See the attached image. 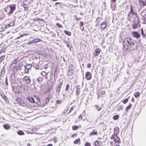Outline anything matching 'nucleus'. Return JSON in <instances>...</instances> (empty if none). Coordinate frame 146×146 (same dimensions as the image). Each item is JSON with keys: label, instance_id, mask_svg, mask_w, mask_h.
Returning <instances> with one entry per match:
<instances>
[{"label": "nucleus", "instance_id": "32", "mask_svg": "<svg viewBox=\"0 0 146 146\" xmlns=\"http://www.w3.org/2000/svg\"><path fill=\"white\" fill-rule=\"evenodd\" d=\"M123 106H119L117 107V110L119 111L120 110H122L123 109Z\"/></svg>", "mask_w": 146, "mask_h": 146}, {"label": "nucleus", "instance_id": "53", "mask_svg": "<svg viewBox=\"0 0 146 146\" xmlns=\"http://www.w3.org/2000/svg\"><path fill=\"white\" fill-rule=\"evenodd\" d=\"M91 145L89 143H87L85 144V146H90Z\"/></svg>", "mask_w": 146, "mask_h": 146}, {"label": "nucleus", "instance_id": "55", "mask_svg": "<svg viewBox=\"0 0 146 146\" xmlns=\"http://www.w3.org/2000/svg\"><path fill=\"white\" fill-rule=\"evenodd\" d=\"M74 109V107H72L70 109L68 113H70V112H71V111L72 110H73Z\"/></svg>", "mask_w": 146, "mask_h": 146}, {"label": "nucleus", "instance_id": "39", "mask_svg": "<svg viewBox=\"0 0 146 146\" xmlns=\"http://www.w3.org/2000/svg\"><path fill=\"white\" fill-rule=\"evenodd\" d=\"M34 43L33 40H32L31 41H29L27 43V44L29 45H30L31 44Z\"/></svg>", "mask_w": 146, "mask_h": 146}, {"label": "nucleus", "instance_id": "24", "mask_svg": "<svg viewBox=\"0 0 146 146\" xmlns=\"http://www.w3.org/2000/svg\"><path fill=\"white\" fill-rule=\"evenodd\" d=\"M64 32L66 34L69 36H70L71 34V33L70 32L66 30H64Z\"/></svg>", "mask_w": 146, "mask_h": 146}, {"label": "nucleus", "instance_id": "13", "mask_svg": "<svg viewBox=\"0 0 146 146\" xmlns=\"http://www.w3.org/2000/svg\"><path fill=\"white\" fill-rule=\"evenodd\" d=\"M132 14L134 15H137V14L135 13L134 12L133 10V8L131 5L130 6V11L129 14Z\"/></svg>", "mask_w": 146, "mask_h": 146}, {"label": "nucleus", "instance_id": "11", "mask_svg": "<svg viewBox=\"0 0 146 146\" xmlns=\"http://www.w3.org/2000/svg\"><path fill=\"white\" fill-rule=\"evenodd\" d=\"M80 89V88L79 86H77L76 87V95L78 96V95L80 92L79 91Z\"/></svg>", "mask_w": 146, "mask_h": 146}, {"label": "nucleus", "instance_id": "35", "mask_svg": "<svg viewBox=\"0 0 146 146\" xmlns=\"http://www.w3.org/2000/svg\"><path fill=\"white\" fill-rule=\"evenodd\" d=\"M5 47H4L0 51V55L3 52H4L5 51Z\"/></svg>", "mask_w": 146, "mask_h": 146}, {"label": "nucleus", "instance_id": "56", "mask_svg": "<svg viewBox=\"0 0 146 146\" xmlns=\"http://www.w3.org/2000/svg\"><path fill=\"white\" fill-rule=\"evenodd\" d=\"M91 64L90 63L89 64L87 65V67L88 68H91Z\"/></svg>", "mask_w": 146, "mask_h": 146}, {"label": "nucleus", "instance_id": "29", "mask_svg": "<svg viewBox=\"0 0 146 146\" xmlns=\"http://www.w3.org/2000/svg\"><path fill=\"white\" fill-rule=\"evenodd\" d=\"M5 73V68L4 67H3L2 69L1 72V75H4V74Z\"/></svg>", "mask_w": 146, "mask_h": 146}, {"label": "nucleus", "instance_id": "40", "mask_svg": "<svg viewBox=\"0 0 146 146\" xmlns=\"http://www.w3.org/2000/svg\"><path fill=\"white\" fill-rule=\"evenodd\" d=\"M62 84H63V81H60V83H59V84H58V87L61 88V86L62 85Z\"/></svg>", "mask_w": 146, "mask_h": 146}, {"label": "nucleus", "instance_id": "59", "mask_svg": "<svg viewBox=\"0 0 146 146\" xmlns=\"http://www.w3.org/2000/svg\"><path fill=\"white\" fill-rule=\"evenodd\" d=\"M78 118L80 119L81 120H82V115L81 114L79 116H78Z\"/></svg>", "mask_w": 146, "mask_h": 146}, {"label": "nucleus", "instance_id": "27", "mask_svg": "<svg viewBox=\"0 0 146 146\" xmlns=\"http://www.w3.org/2000/svg\"><path fill=\"white\" fill-rule=\"evenodd\" d=\"M17 59L14 60L12 62V64H11V66H13L14 65H16L17 64Z\"/></svg>", "mask_w": 146, "mask_h": 146}, {"label": "nucleus", "instance_id": "57", "mask_svg": "<svg viewBox=\"0 0 146 146\" xmlns=\"http://www.w3.org/2000/svg\"><path fill=\"white\" fill-rule=\"evenodd\" d=\"M9 24L11 26H13L14 25V22H11Z\"/></svg>", "mask_w": 146, "mask_h": 146}, {"label": "nucleus", "instance_id": "6", "mask_svg": "<svg viewBox=\"0 0 146 146\" xmlns=\"http://www.w3.org/2000/svg\"><path fill=\"white\" fill-rule=\"evenodd\" d=\"M0 95L1 96L2 98L7 103H9V101L8 99L4 93L1 92V93H0Z\"/></svg>", "mask_w": 146, "mask_h": 146}, {"label": "nucleus", "instance_id": "34", "mask_svg": "<svg viewBox=\"0 0 146 146\" xmlns=\"http://www.w3.org/2000/svg\"><path fill=\"white\" fill-rule=\"evenodd\" d=\"M78 128V126L76 125H73L72 127V128L73 130H76Z\"/></svg>", "mask_w": 146, "mask_h": 146}, {"label": "nucleus", "instance_id": "22", "mask_svg": "<svg viewBox=\"0 0 146 146\" xmlns=\"http://www.w3.org/2000/svg\"><path fill=\"white\" fill-rule=\"evenodd\" d=\"M95 107L98 111H100L102 109V108L101 107H99V106L98 105H95Z\"/></svg>", "mask_w": 146, "mask_h": 146}, {"label": "nucleus", "instance_id": "44", "mask_svg": "<svg viewBox=\"0 0 146 146\" xmlns=\"http://www.w3.org/2000/svg\"><path fill=\"white\" fill-rule=\"evenodd\" d=\"M23 7L24 8V10L26 11L28 10V8L26 6V5L25 4H23Z\"/></svg>", "mask_w": 146, "mask_h": 146}, {"label": "nucleus", "instance_id": "47", "mask_svg": "<svg viewBox=\"0 0 146 146\" xmlns=\"http://www.w3.org/2000/svg\"><path fill=\"white\" fill-rule=\"evenodd\" d=\"M62 102V101L59 100H57L56 101V103L58 104H60Z\"/></svg>", "mask_w": 146, "mask_h": 146}, {"label": "nucleus", "instance_id": "52", "mask_svg": "<svg viewBox=\"0 0 146 146\" xmlns=\"http://www.w3.org/2000/svg\"><path fill=\"white\" fill-rule=\"evenodd\" d=\"M142 5L143 6H144L146 5V3L145 2H144L142 1H141Z\"/></svg>", "mask_w": 146, "mask_h": 146}, {"label": "nucleus", "instance_id": "43", "mask_svg": "<svg viewBox=\"0 0 146 146\" xmlns=\"http://www.w3.org/2000/svg\"><path fill=\"white\" fill-rule=\"evenodd\" d=\"M138 27V25L137 24H135L133 25V28L134 29H135L136 28H137Z\"/></svg>", "mask_w": 146, "mask_h": 146}, {"label": "nucleus", "instance_id": "28", "mask_svg": "<svg viewBox=\"0 0 146 146\" xmlns=\"http://www.w3.org/2000/svg\"><path fill=\"white\" fill-rule=\"evenodd\" d=\"M3 127L5 129H8L10 128V127L8 125L6 124H4L3 125Z\"/></svg>", "mask_w": 146, "mask_h": 146}, {"label": "nucleus", "instance_id": "8", "mask_svg": "<svg viewBox=\"0 0 146 146\" xmlns=\"http://www.w3.org/2000/svg\"><path fill=\"white\" fill-rule=\"evenodd\" d=\"M85 76L86 79L87 80H90L92 78L91 74L89 72H86Z\"/></svg>", "mask_w": 146, "mask_h": 146}, {"label": "nucleus", "instance_id": "23", "mask_svg": "<svg viewBox=\"0 0 146 146\" xmlns=\"http://www.w3.org/2000/svg\"><path fill=\"white\" fill-rule=\"evenodd\" d=\"M97 133V132L96 131V130H94L93 131L91 132L90 133V135H96Z\"/></svg>", "mask_w": 146, "mask_h": 146}, {"label": "nucleus", "instance_id": "15", "mask_svg": "<svg viewBox=\"0 0 146 146\" xmlns=\"http://www.w3.org/2000/svg\"><path fill=\"white\" fill-rule=\"evenodd\" d=\"M141 35H142V37L143 38H144V39H146V37L145 36V35L144 33V31L143 29L142 28L141 29Z\"/></svg>", "mask_w": 146, "mask_h": 146}, {"label": "nucleus", "instance_id": "14", "mask_svg": "<svg viewBox=\"0 0 146 146\" xmlns=\"http://www.w3.org/2000/svg\"><path fill=\"white\" fill-rule=\"evenodd\" d=\"M16 101L17 103L20 105H22L23 104V100H21L19 98H17L16 99Z\"/></svg>", "mask_w": 146, "mask_h": 146}, {"label": "nucleus", "instance_id": "63", "mask_svg": "<svg viewBox=\"0 0 146 146\" xmlns=\"http://www.w3.org/2000/svg\"><path fill=\"white\" fill-rule=\"evenodd\" d=\"M5 83L7 86L8 85V83L7 81H5Z\"/></svg>", "mask_w": 146, "mask_h": 146}, {"label": "nucleus", "instance_id": "3", "mask_svg": "<svg viewBox=\"0 0 146 146\" xmlns=\"http://www.w3.org/2000/svg\"><path fill=\"white\" fill-rule=\"evenodd\" d=\"M10 10L8 13L7 14L9 16H10L13 13V11L15 9L16 5L14 4H11L9 5Z\"/></svg>", "mask_w": 146, "mask_h": 146}, {"label": "nucleus", "instance_id": "64", "mask_svg": "<svg viewBox=\"0 0 146 146\" xmlns=\"http://www.w3.org/2000/svg\"><path fill=\"white\" fill-rule=\"evenodd\" d=\"M47 146H53L52 144H49L47 145Z\"/></svg>", "mask_w": 146, "mask_h": 146}, {"label": "nucleus", "instance_id": "20", "mask_svg": "<svg viewBox=\"0 0 146 146\" xmlns=\"http://www.w3.org/2000/svg\"><path fill=\"white\" fill-rule=\"evenodd\" d=\"M33 40L34 43L38 42L40 41L41 40L40 39L37 38L34 39Z\"/></svg>", "mask_w": 146, "mask_h": 146}, {"label": "nucleus", "instance_id": "25", "mask_svg": "<svg viewBox=\"0 0 146 146\" xmlns=\"http://www.w3.org/2000/svg\"><path fill=\"white\" fill-rule=\"evenodd\" d=\"M132 106V104H130L126 108V110L127 111L128 110H129L131 106Z\"/></svg>", "mask_w": 146, "mask_h": 146}, {"label": "nucleus", "instance_id": "41", "mask_svg": "<svg viewBox=\"0 0 146 146\" xmlns=\"http://www.w3.org/2000/svg\"><path fill=\"white\" fill-rule=\"evenodd\" d=\"M128 98H126L123 101V102L124 104H125L128 101Z\"/></svg>", "mask_w": 146, "mask_h": 146}, {"label": "nucleus", "instance_id": "9", "mask_svg": "<svg viewBox=\"0 0 146 146\" xmlns=\"http://www.w3.org/2000/svg\"><path fill=\"white\" fill-rule=\"evenodd\" d=\"M141 19V22L143 24H146V14L142 16Z\"/></svg>", "mask_w": 146, "mask_h": 146}, {"label": "nucleus", "instance_id": "1", "mask_svg": "<svg viewBox=\"0 0 146 146\" xmlns=\"http://www.w3.org/2000/svg\"><path fill=\"white\" fill-rule=\"evenodd\" d=\"M123 48L127 50L131 49V50H134L137 48L136 44H135L130 38H125L123 41Z\"/></svg>", "mask_w": 146, "mask_h": 146}, {"label": "nucleus", "instance_id": "33", "mask_svg": "<svg viewBox=\"0 0 146 146\" xmlns=\"http://www.w3.org/2000/svg\"><path fill=\"white\" fill-rule=\"evenodd\" d=\"M119 117V116L118 115H114L113 117V119L115 120H116L117 119H118Z\"/></svg>", "mask_w": 146, "mask_h": 146}, {"label": "nucleus", "instance_id": "2", "mask_svg": "<svg viewBox=\"0 0 146 146\" xmlns=\"http://www.w3.org/2000/svg\"><path fill=\"white\" fill-rule=\"evenodd\" d=\"M111 139H113L114 142L115 143H119L120 142V140L119 137L116 134L114 133L113 134L111 137Z\"/></svg>", "mask_w": 146, "mask_h": 146}, {"label": "nucleus", "instance_id": "12", "mask_svg": "<svg viewBox=\"0 0 146 146\" xmlns=\"http://www.w3.org/2000/svg\"><path fill=\"white\" fill-rule=\"evenodd\" d=\"M101 51V50L100 48H97L95 50V56H96L98 55Z\"/></svg>", "mask_w": 146, "mask_h": 146}, {"label": "nucleus", "instance_id": "26", "mask_svg": "<svg viewBox=\"0 0 146 146\" xmlns=\"http://www.w3.org/2000/svg\"><path fill=\"white\" fill-rule=\"evenodd\" d=\"M5 55H3L1 56L0 57V63L1 62L3 61L4 60L5 58Z\"/></svg>", "mask_w": 146, "mask_h": 146}, {"label": "nucleus", "instance_id": "46", "mask_svg": "<svg viewBox=\"0 0 146 146\" xmlns=\"http://www.w3.org/2000/svg\"><path fill=\"white\" fill-rule=\"evenodd\" d=\"M21 67H20L19 66H16L15 67V69L16 70H19L21 69Z\"/></svg>", "mask_w": 146, "mask_h": 146}, {"label": "nucleus", "instance_id": "4", "mask_svg": "<svg viewBox=\"0 0 146 146\" xmlns=\"http://www.w3.org/2000/svg\"><path fill=\"white\" fill-rule=\"evenodd\" d=\"M132 34L134 37L137 38H139L140 36V34L137 32L133 31L132 32Z\"/></svg>", "mask_w": 146, "mask_h": 146}, {"label": "nucleus", "instance_id": "49", "mask_svg": "<svg viewBox=\"0 0 146 146\" xmlns=\"http://www.w3.org/2000/svg\"><path fill=\"white\" fill-rule=\"evenodd\" d=\"M42 80V78L39 77L38 78H37V80L38 82H40Z\"/></svg>", "mask_w": 146, "mask_h": 146}, {"label": "nucleus", "instance_id": "16", "mask_svg": "<svg viewBox=\"0 0 146 146\" xmlns=\"http://www.w3.org/2000/svg\"><path fill=\"white\" fill-rule=\"evenodd\" d=\"M61 88L57 87L56 90V94L57 96H58L59 95L60 92V91Z\"/></svg>", "mask_w": 146, "mask_h": 146}, {"label": "nucleus", "instance_id": "5", "mask_svg": "<svg viewBox=\"0 0 146 146\" xmlns=\"http://www.w3.org/2000/svg\"><path fill=\"white\" fill-rule=\"evenodd\" d=\"M31 67V65L29 64H27L26 66H24L25 73H28V70L30 69Z\"/></svg>", "mask_w": 146, "mask_h": 146}, {"label": "nucleus", "instance_id": "58", "mask_svg": "<svg viewBox=\"0 0 146 146\" xmlns=\"http://www.w3.org/2000/svg\"><path fill=\"white\" fill-rule=\"evenodd\" d=\"M1 29V31H4L6 29L4 27H2Z\"/></svg>", "mask_w": 146, "mask_h": 146}, {"label": "nucleus", "instance_id": "45", "mask_svg": "<svg viewBox=\"0 0 146 146\" xmlns=\"http://www.w3.org/2000/svg\"><path fill=\"white\" fill-rule=\"evenodd\" d=\"M41 75L42 76H45L46 75V73L44 71H42L41 73Z\"/></svg>", "mask_w": 146, "mask_h": 146}, {"label": "nucleus", "instance_id": "54", "mask_svg": "<svg viewBox=\"0 0 146 146\" xmlns=\"http://www.w3.org/2000/svg\"><path fill=\"white\" fill-rule=\"evenodd\" d=\"M39 65L38 64H36L35 66V68L36 69H38L39 68Z\"/></svg>", "mask_w": 146, "mask_h": 146}, {"label": "nucleus", "instance_id": "30", "mask_svg": "<svg viewBox=\"0 0 146 146\" xmlns=\"http://www.w3.org/2000/svg\"><path fill=\"white\" fill-rule=\"evenodd\" d=\"M49 100H50V99H49V97H48L47 98H45V99L44 100V102L45 103V104H47L49 102Z\"/></svg>", "mask_w": 146, "mask_h": 146}, {"label": "nucleus", "instance_id": "62", "mask_svg": "<svg viewBox=\"0 0 146 146\" xmlns=\"http://www.w3.org/2000/svg\"><path fill=\"white\" fill-rule=\"evenodd\" d=\"M48 65L47 64H46L44 66V68H45V69H46V68H48Z\"/></svg>", "mask_w": 146, "mask_h": 146}, {"label": "nucleus", "instance_id": "37", "mask_svg": "<svg viewBox=\"0 0 146 146\" xmlns=\"http://www.w3.org/2000/svg\"><path fill=\"white\" fill-rule=\"evenodd\" d=\"M99 141H95L94 143V144L95 146H98L99 145Z\"/></svg>", "mask_w": 146, "mask_h": 146}, {"label": "nucleus", "instance_id": "31", "mask_svg": "<svg viewBox=\"0 0 146 146\" xmlns=\"http://www.w3.org/2000/svg\"><path fill=\"white\" fill-rule=\"evenodd\" d=\"M140 95V93L139 92H135L134 94V96L135 98H137Z\"/></svg>", "mask_w": 146, "mask_h": 146}, {"label": "nucleus", "instance_id": "61", "mask_svg": "<svg viewBox=\"0 0 146 146\" xmlns=\"http://www.w3.org/2000/svg\"><path fill=\"white\" fill-rule=\"evenodd\" d=\"M77 134L76 133H74L72 135V137H73L74 136L77 135Z\"/></svg>", "mask_w": 146, "mask_h": 146}, {"label": "nucleus", "instance_id": "60", "mask_svg": "<svg viewBox=\"0 0 146 146\" xmlns=\"http://www.w3.org/2000/svg\"><path fill=\"white\" fill-rule=\"evenodd\" d=\"M52 36L53 37H55L56 36V34L54 33H53L52 34Z\"/></svg>", "mask_w": 146, "mask_h": 146}, {"label": "nucleus", "instance_id": "50", "mask_svg": "<svg viewBox=\"0 0 146 146\" xmlns=\"http://www.w3.org/2000/svg\"><path fill=\"white\" fill-rule=\"evenodd\" d=\"M15 65H13V66H12V68L11 69L12 70H14L15 69V67H16Z\"/></svg>", "mask_w": 146, "mask_h": 146}, {"label": "nucleus", "instance_id": "48", "mask_svg": "<svg viewBox=\"0 0 146 146\" xmlns=\"http://www.w3.org/2000/svg\"><path fill=\"white\" fill-rule=\"evenodd\" d=\"M84 25V23L83 22L81 21L80 22V27H82V26H83Z\"/></svg>", "mask_w": 146, "mask_h": 146}, {"label": "nucleus", "instance_id": "51", "mask_svg": "<svg viewBox=\"0 0 146 146\" xmlns=\"http://www.w3.org/2000/svg\"><path fill=\"white\" fill-rule=\"evenodd\" d=\"M34 21H40V20H42L41 19H38V18H35V19H34Z\"/></svg>", "mask_w": 146, "mask_h": 146}, {"label": "nucleus", "instance_id": "17", "mask_svg": "<svg viewBox=\"0 0 146 146\" xmlns=\"http://www.w3.org/2000/svg\"><path fill=\"white\" fill-rule=\"evenodd\" d=\"M27 100H29L30 102L32 103H35V101L34 99L31 97H29L27 98Z\"/></svg>", "mask_w": 146, "mask_h": 146}, {"label": "nucleus", "instance_id": "36", "mask_svg": "<svg viewBox=\"0 0 146 146\" xmlns=\"http://www.w3.org/2000/svg\"><path fill=\"white\" fill-rule=\"evenodd\" d=\"M80 140L79 139H78L75 141H74V143L75 144H77L79 142H80Z\"/></svg>", "mask_w": 146, "mask_h": 146}, {"label": "nucleus", "instance_id": "42", "mask_svg": "<svg viewBox=\"0 0 146 146\" xmlns=\"http://www.w3.org/2000/svg\"><path fill=\"white\" fill-rule=\"evenodd\" d=\"M56 26H57L58 27L60 28H61L62 27V25H61L59 23H57L56 24Z\"/></svg>", "mask_w": 146, "mask_h": 146}, {"label": "nucleus", "instance_id": "21", "mask_svg": "<svg viewBox=\"0 0 146 146\" xmlns=\"http://www.w3.org/2000/svg\"><path fill=\"white\" fill-rule=\"evenodd\" d=\"M17 133L19 135H23L24 134L23 132L21 130H19L17 132Z\"/></svg>", "mask_w": 146, "mask_h": 146}, {"label": "nucleus", "instance_id": "10", "mask_svg": "<svg viewBox=\"0 0 146 146\" xmlns=\"http://www.w3.org/2000/svg\"><path fill=\"white\" fill-rule=\"evenodd\" d=\"M24 81L26 82L27 83L29 84L31 82V80L30 78L27 76H25L23 78Z\"/></svg>", "mask_w": 146, "mask_h": 146}, {"label": "nucleus", "instance_id": "19", "mask_svg": "<svg viewBox=\"0 0 146 146\" xmlns=\"http://www.w3.org/2000/svg\"><path fill=\"white\" fill-rule=\"evenodd\" d=\"M73 67L74 66L73 65L71 64L70 65L68 70V71L69 72H70L71 71L73 70V68H74Z\"/></svg>", "mask_w": 146, "mask_h": 146}, {"label": "nucleus", "instance_id": "7", "mask_svg": "<svg viewBox=\"0 0 146 146\" xmlns=\"http://www.w3.org/2000/svg\"><path fill=\"white\" fill-rule=\"evenodd\" d=\"M107 26V21H106L102 22L100 25V27L101 29L104 30L105 29Z\"/></svg>", "mask_w": 146, "mask_h": 146}, {"label": "nucleus", "instance_id": "38", "mask_svg": "<svg viewBox=\"0 0 146 146\" xmlns=\"http://www.w3.org/2000/svg\"><path fill=\"white\" fill-rule=\"evenodd\" d=\"M70 88V86L68 84H67L66 86V89H65V91H68V89Z\"/></svg>", "mask_w": 146, "mask_h": 146}, {"label": "nucleus", "instance_id": "18", "mask_svg": "<svg viewBox=\"0 0 146 146\" xmlns=\"http://www.w3.org/2000/svg\"><path fill=\"white\" fill-rule=\"evenodd\" d=\"M57 68L56 67L54 71V77L56 78L57 76Z\"/></svg>", "mask_w": 146, "mask_h": 146}]
</instances>
